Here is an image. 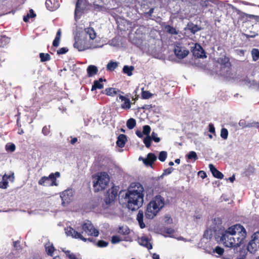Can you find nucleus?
Here are the masks:
<instances>
[{
    "mask_svg": "<svg viewBox=\"0 0 259 259\" xmlns=\"http://www.w3.org/2000/svg\"><path fill=\"white\" fill-rule=\"evenodd\" d=\"M246 232L243 226L236 224L229 227L222 234L221 240L229 247H237L243 243Z\"/></svg>",
    "mask_w": 259,
    "mask_h": 259,
    "instance_id": "nucleus-1",
    "label": "nucleus"
},
{
    "mask_svg": "<svg viewBox=\"0 0 259 259\" xmlns=\"http://www.w3.org/2000/svg\"><path fill=\"white\" fill-rule=\"evenodd\" d=\"M143 192V187L140 183L131 184L125 196V198L127 199V207L129 209L136 210L142 205Z\"/></svg>",
    "mask_w": 259,
    "mask_h": 259,
    "instance_id": "nucleus-2",
    "label": "nucleus"
},
{
    "mask_svg": "<svg viewBox=\"0 0 259 259\" xmlns=\"http://www.w3.org/2000/svg\"><path fill=\"white\" fill-rule=\"evenodd\" d=\"M200 4L206 9L205 12L210 11L211 14H215L217 9H221L222 11L226 10L227 16H256L254 15L247 14L230 4L222 3L218 7L212 0H200Z\"/></svg>",
    "mask_w": 259,
    "mask_h": 259,
    "instance_id": "nucleus-3",
    "label": "nucleus"
},
{
    "mask_svg": "<svg viewBox=\"0 0 259 259\" xmlns=\"http://www.w3.org/2000/svg\"><path fill=\"white\" fill-rule=\"evenodd\" d=\"M165 199L160 195L155 196L147 205L145 217L147 219H152L164 206Z\"/></svg>",
    "mask_w": 259,
    "mask_h": 259,
    "instance_id": "nucleus-4",
    "label": "nucleus"
},
{
    "mask_svg": "<svg viewBox=\"0 0 259 259\" xmlns=\"http://www.w3.org/2000/svg\"><path fill=\"white\" fill-rule=\"evenodd\" d=\"M105 10L103 6L96 4L95 2L92 4H87L86 3L81 2L78 5V0L76 3L75 9L74 11V16H81L83 15L88 14L90 11L99 12Z\"/></svg>",
    "mask_w": 259,
    "mask_h": 259,
    "instance_id": "nucleus-5",
    "label": "nucleus"
},
{
    "mask_svg": "<svg viewBox=\"0 0 259 259\" xmlns=\"http://www.w3.org/2000/svg\"><path fill=\"white\" fill-rule=\"evenodd\" d=\"M218 63L220 65V74L228 77L231 74V63L230 59L226 56L220 57L218 59Z\"/></svg>",
    "mask_w": 259,
    "mask_h": 259,
    "instance_id": "nucleus-6",
    "label": "nucleus"
},
{
    "mask_svg": "<svg viewBox=\"0 0 259 259\" xmlns=\"http://www.w3.org/2000/svg\"><path fill=\"white\" fill-rule=\"evenodd\" d=\"M60 173L56 171L51 173L48 177H42L38 182L39 185L46 187L57 186V178L60 177Z\"/></svg>",
    "mask_w": 259,
    "mask_h": 259,
    "instance_id": "nucleus-7",
    "label": "nucleus"
},
{
    "mask_svg": "<svg viewBox=\"0 0 259 259\" xmlns=\"http://www.w3.org/2000/svg\"><path fill=\"white\" fill-rule=\"evenodd\" d=\"M110 178L106 172H101L98 176L97 181L94 183L93 187L95 192L102 191L108 185Z\"/></svg>",
    "mask_w": 259,
    "mask_h": 259,
    "instance_id": "nucleus-8",
    "label": "nucleus"
},
{
    "mask_svg": "<svg viewBox=\"0 0 259 259\" xmlns=\"http://www.w3.org/2000/svg\"><path fill=\"white\" fill-rule=\"evenodd\" d=\"M75 42L73 45L74 48L79 51H84L90 48V41L88 38L85 37L84 34L81 32L76 35L75 37Z\"/></svg>",
    "mask_w": 259,
    "mask_h": 259,
    "instance_id": "nucleus-9",
    "label": "nucleus"
},
{
    "mask_svg": "<svg viewBox=\"0 0 259 259\" xmlns=\"http://www.w3.org/2000/svg\"><path fill=\"white\" fill-rule=\"evenodd\" d=\"M81 227L82 231L80 233L85 238L88 237V238H92V242H94V238L91 237H97L99 234V231L95 228L93 225L90 221L83 223Z\"/></svg>",
    "mask_w": 259,
    "mask_h": 259,
    "instance_id": "nucleus-10",
    "label": "nucleus"
},
{
    "mask_svg": "<svg viewBox=\"0 0 259 259\" xmlns=\"http://www.w3.org/2000/svg\"><path fill=\"white\" fill-rule=\"evenodd\" d=\"M65 230L67 236H71L72 238L80 239L84 242H86L87 241L90 242L93 241L92 238H85L80 232L76 231L71 227H67L65 228Z\"/></svg>",
    "mask_w": 259,
    "mask_h": 259,
    "instance_id": "nucleus-11",
    "label": "nucleus"
},
{
    "mask_svg": "<svg viewBox=\"0 0 259 259\" xmlns=\"http://www.w3.org/2000/svg\"><path fill=\"white\" fill-rule=\"evenodd\" d=\"M118 190L114 187H112L107 191L104 198V202L107 205L114 201L118 195Z\"/></svg>",
    "mask_w": 259,
    "mask_h": 259,
    "instance_id": "nucleus-12",
    "label": "nucleus"
},
{
    "mask_svg": "<svg viewBox=\"0 0 259 259\" xmlns=\"http://www.w3.org/2000/svg\"><path fill=\"white\" fill-rule=\"evenodd\" d=\"M194 46L191 47V50L193 56L197 58H205L206 55L202 47L198 44H193Z\"/></svg>",
    "mask_w": 259,
    "mask_h": 259,
    "instance_id": "nucleus-13",
    "label": "nucleus"
},
{
    "mask_svg": "<svg viewBox=\"0 0 259 259\" xmlns=\"http://www.w3.org/2000/svg\"><path fill=\"white\" fill-rule=\"evenodd\" d=\"M174 53L178 58L182 59L189 54V51L183 49L180 43H177L175 47Z\"/></svg>",
    "mask_w": 259,
    "mask_h": 259,
    "instance_id": "nucleus-14",
    "label": "nucleus"
},
{
    "mask_svg": "<svg viewBox=\"0 0 259 259\" xmlns=\"http://www.w3.org/2000/svg\"><path fill=\"white\" fill-rule=\"evenodd\" d=\"M130 97L128 94H126L125 96L119 95V99H120L122 102H123L121 104V108L122 109L128 110L131 108L132 103L130 101Z\"/></svg>",
    "mask_w": 259,
    "mask_h": 259,
    "instance_id": "nucleus-15",
    "label": "nucleus"
},
{
    "mask_svg": "<svg viewBox=\"0 0 259 259\" xmlns=\"http://www.w3.org/2000/svg\"><path fill=\"white\" fill-rule=\"evenodd\" d=\"M141 159L143 160V163L146 165L151 166L153 163L156 160L157 157L154 153H149L147 154V157L146 158L140 157L139 160Z\"/></svg>",
    "mask_w": 259,
    "mask_h": 259,
    "instance_id": "nucleus-16",
    "label": "nucleus"
},
{
    "mask_svg": "<svg viewBox=\"0 0 259 259\" xmlns=\"http://www.w3.org/2000/svg\"><path fill=\"white\" fill-rule=\"evenodd\" d=\"M46 6L50 11H54L58 9L60 6L58 0H46Z\"/></svg>",
    "mask_w": 259,
    "mask_h": 259,
    "instance_id": "nucleus-17",
    "label": "nucleus"
},
{
    "mask_svg": "<svg viewBox=\"0 0 259 259\" xmlns=\"http://www.w3.org/2000/svg\"><path fill=\"white\" fill-rule=\"evenodd\" d=\"M239 125L242 128L246 127H259V122L252 121V122H247L244 119H241L239 122Z\"/></svg>",
    "mask_w": 259,
    "mask_h": 259,
    "instance_id": "nucleus-18",
    "label": "nucleus"
},
{
    "mask_svg": "<svg viewBox=\"0 0 259 259\" xmlns=\"http://www.w3.org/2000/svg\"><path fill=\"white\" fill-rule=\"evenodd\" d=\"M81 33L84 34L85 37L88 38L89 36V40H94L96 37V33L94 29L92 27H88L84 29L83 31L81 32Z\"/></svg>",
    "mask_w": 259,
    "mask_h": 259,
    "instance_id": "nucleus-19",
    "label": "nucleus"
},
{
    "mask_svg": "<svg viewBox=\"0 0 259 259\" xmlns=\"http://www.w3.org/2000/svg\"><path fill=\"white\" fill-rule=\"evenodd\" d=\"M140 245L147 248L148 250L152 248V245L149 241V239L146 236H142L139 238L138 241Z\"/></svg>",
    "mask_w": 259,
    "mask_h": 259,
    "instance_id": "nucleus-20",
    "label": "nucleus"
},
{
    "mask_svg": "<svg viewBox=\"0 0 259 259\" xmlns=\"http://www.w3.org/2000/svg\"><path fill=\"white\" fill-rule=\"evenodd\" d=\"M208 166L214 177L220 179H222L224 178V175L218 170L212 164H209Z\"/></svg>",
    "mask_w": 259,
    "mask_h": 259,
    "instance_id": "nucleus-21",
    "label": "nucleus"
},
{
    "mask_svg": "<svg viewBox=\"0 0 259 259\" xmlns=\"http://www.w3.org/2000/svg\"><path fill=\"white\" fill-rule=\"evenodd\" d=\"M106 81L105 79H103L102 78H100L99 80H95L93 84L92 87L91 91H93L96 90L97 89H102L104 87V85L102 83L103 81Z\"/></svg>",
    "mask_w": 259,
    "mask_h": 259,
    "instance_id": "nucleus-22",
    "label": "nucleus"
},
{
    "mask_svg": "<svg viewBox=\"0 0 259 259\" xmlns=\"http://www.w3.org/2000/svg\"><path fill=\"white\" fill-rule=\"evenodd\" d=\"M127 141L126 136L123 134H120L117 138L116 145L120 148H123Z\"/></svg>",
    "mask_w": 259,
    "mask_h": 259,
    "instance_id": "nucleus-23",
    "label": "nucleus"
},
{
    "mask_svg": "<svg viewBox=\"0 0 259 259\" xmlns=\"http://www.w3.org/2000/svg\"><path fill=\"white\" fill-rule=\"evenodd\" d=\"M144 213L143 210H140L137 215V220L138 221L140 227L141 229H143L145 227V225L143 222Z\"/></svg>",
    "mask_w": 259,
    "mask_h": 259,
    "instance_id": "nucleus-24",
    "label": "nucleus"
},
{
    "mask_svg": "<svg viewBox=\"0 0 259 259\" xmlns=\"http://www.w3.org/2000/svg\"><path fill=\"white\" fill-rule=\"evenodd\" d=\"M98 71V68L95 65H91L87 68V73L89 77H92L97 74Z\"/></svg>",
    "mask_w": 259,
    "mask_h": 259,
    "instance_id": "nucleus-25",
    "label": "nucleus"
},
{
    "mask_svg": "<svg viewBox=\"0 0 259 259\" xmlns=\"http://www.w3.org/2000/svg\"><path fill=\"white\" fill-rule=\"evenodd\" d=\"M119 92V90L113 88H106L103 92V94H104L107 96H114L115 95L117 94V92Z\"/></svg>",
    "mask_w": 259,
    "mask_h": 259,
    "instance_id": "nucleus-26",
    "label": "nucleus"
},
{
    "mask_svg": "<svg viewBox=\"0 0 259 259\" xmlns=\"http://www.w3.org/2000/svg\"><path fill=\"white\" fill-rule=\"evenodd\" d=\"M45 247L47 254L50 256H53V253L55 250L53 244L49 242L46 244Z\"/></svg>",
    "mask_w": 259,
    "mask_h": 259,
    "instance_id": "nucleus-27",
    "label": "nucleus"
},
{
    "mask_svg": "<svg viewBox=\"0 0 259 259\" xmlns=\"http://www.w3.org/2000/svg\"><path fill=\"white\" fill-rule=\"evenodd\" d=\"M61 36V30L59 29L56 34L55 38L53 42V46L55 47H58L59 45L60 39Z\"/></svg>",
    "mask_w": 259,
    "mask_h": 259,
    "instance_id": "nucleus-28",
    "label": "nucleus"
},
{
    "mask_svg": "<svg viewBox=\"0 0 259 259\" xmlns=\"http://www.w3.org/2000/svg\"><path fill=\"white\" fill-rule=\"evenodd\" d=\"M118 64L117 62H114L111 60L108 63L106 66V69L108 71H112L118 67Z\"/></svg>",
    "mask_w": 259,
    "mask_h": 259,
    "instance_id": "nucleus-29",
    "label": "nucleus"
},
{
    "mask_svg": "<svg viewBox=\"0 0 259 259\" xmlns=\"http://www.w3.org/2000/svg\"><path fill=\"white\" fill-rule=\"evenodd\" d=\"M164 30L167 33L170 34H178V31L176 30V29L169 25H166L164 27Z\"/></svg>",
    "mask_w": 259,
    "mask_h": 259,
    "instance_id": "nucleus-30",
    "label": "nucleus"
},
{
    "mask_svg": "<svg viewBox=\"0 0 259 259\" xmlns=\"http://www.w3.org/2000/svg\"><path fill=\"white\" fill-rule=\"evenodd\" d=\"M134 70V66L125 65L123 67L122 71L124 73L126 74L128 76H131L133 74L132 72Z\"/></svg>",
    "mask_w": 259,
    "mask_h": 259,
    "instance_id": "nucleus-31",
    "label": "nucleus"
},
{
    "mask_svg": "<svg viewBox=\"0 0 259 259\" xmlns=\"http://www.w3.org/2000/svg\"><path fill=\"white\" fill-rule=\"evenodd\" d=\"M10 41V38L6 36H2L0 38V47L4 48L8 45Z\"/></svg>",
    "mask_w": 259,
    "mask_h": 259,
    "instance_id": "nucleus-32",
    "label": "nucleus"
},
{
    "mask_svg": "<svg viewBox=\"0 0 259 259\" xmlns=\"http://www.w3.org/2000/svg\"><path fill=\"white\" fill-rule=\"evenodd\" d=\"M188 26L189 29L193 34H195L196 32L198 31L201 29V28L199 27L198 25H194L193 23L188 24Z\"/></svg>",
    "mask_w": 259,
    "mask_h": 259,
    "instance_id": "nucleus-33",
    "label": "nucleus"
},
{
    "mask_svg": "<svg viewBox=\"0 0 259 259\" xmlns=\"http://www.w3.org/2000/svg\"><path fill=\"white\" fill-rule=\"evenodd\" d=\"M136 125V121L134 118H131L127 120L126 126L130 130H132L135 127Z\"/></svg>",
    "mask_w": 259,
    "mask_h": 259,
    "instance_id": "nucleus-34",
    "label": "nucleus"
},
{
    "mask_svg": "<svg viewBox=\"0 0 259 259\" xmlns=\"http://www.w3.org/2000/svg\"><path fill=\"white\" fill-rule=\"evenodd\" d=\"M68 192L69 191H64V192H62V193L61 195V197L62 200V204L63 205H65L64 204L65 203V201H66V202H68L69 200H70V199L68 198L69 196Z\"/></svg>",
    "mask_w": 259,
    "mask_h": 259,
    "instance_id": "nucleus-35",
    "label": "nucleus"
},
{
    "mask_svg": "<svg viewBox=\"0 0 259 259\" xmlns=\"http://www.w3.org/2000/svg\"><path fill=\"white\" fill-rule=\"evenodd\" d=\"M251 56L252 57V60L254 61H256L259 59V50L257 49L253 48L252 49L251 52Z\"/></svg>",
    "mask_w": 259,
    "mask_h": 259,
    "instance_id": "nucleus-36",
    "label": "nucleus"
},
{
    "mask_svg": "<svg viewBox=\"0 0 259 259\" xmlns=\"http://www.w3.org/2000/svg\"><path fill=\"white\" fill-rule=\"evenodd\" d=\"M255 168L254 166L249 165L248 167L245 169L244 173L246 176H250L254 174L255 171Z\"/></svg>",
    "mask_w": 259,
    "mask_h": 259,
    "instance_id": "nucleus-37",
    "label": "nucleus"
},
{
    "mask_svg": "<svg viewBox=\"0 0 259 259\" xmlns=\"http://www.w3.org/2000/svg\"><path fill=\"white\" fill-rule=\"evenodd\" d=\"M39 57L41 62H42L49 61L51 59L50 55L48 53L45 54L43 53H41L39 54Z\"/></svg>",
    "mask_w": 259,
    "mask_h": 259,
    "instance_id": "nucleus-38",
    "label": "nucleus"
},
{
    "mask_svg": "<svg viewBox=\"0 0 259 259\" xmlns=\"http://www.w3.org/2000/svg\"><path fill=\"white\" fill-rule=\"evenodd\" d=\"M142 98L143 99H148L153 96V94L148 91H142L141 94Z\"/></svg>",
    "mask_w": 259,
    "mask_h": 259,
    "instance_id": "nucleus-39",
    "label": "nucleus"
},
{
    "mask_svg": "<svg viewBox=\"0 0 259 259\" xmlns=\"http://www.w3.org/2000/svg\"><path fill=\"white\" fill-rule=\"evenodd\" d=\"M187 158L188 159H194V161L198 159V157L195 151H190L187 155Z\"/></svg>",
    "mask_w": 259,
    "mask_h": 259,
    "instance_id": "nucleus-40",
    "label": "nucleus"
},
{
    "mask_svg": "<svg viewBox=\"0 0 259 259\" xmlns=\"http://www.w3.org/2000/svg\"><path fill=\"white\" fill-rule=\"evenodd\" d=\"M256 246V244L253 242H250L247 245V250L251 253L254 252L256 249L254 248Z\"/></svg>",
    "mask_w": 259,
    "mask_h": 259,
    "instance_id": "nucleus-41",
    "label": "nucleus"
},
{
    "mask_svg": "<svg viewBox=\"0 0 259 259\" xmlns=\"http://www.w3.org/2000/svg\"><path fill=\"white\" fill-rule=\"evenodd\" d=\"M167 155V154L166 151H161L159 154L158 159L160 161L163 162L166 159Z\"/></svg>",
    "mask_w": 259,
    "mask_h": 259,
    "instance_id": "nucleus-42",
    "label": "nucleus"
},
{
    "mask_svg": "<svg viewBox=\"0 0 259 259\" xmlns=\"http://www.w3.org/2000/svg\"><path fill=\"white\" fill-rule=\"evenodd\" d=\"M16 149L15 145L13 143H9L6 145V150L11 152H14Z\"/></svg>",
    "mask_w": 259,
    "mask_h": 259,
    "instance_id": "nucleus-43",
    "label": "nucleus"
},
{
    "mask_svg": "<svg viewBox=\"0 0 259 259\" xmlns=\"http://www.w3.org/2000/svg\"><path fill=\"white\" fill-rule=\"evenodd\" d=\"M151 138L150 136H146L143 140V142L147 148H149L151 145Z\"/></svg>",
    "mask_w": 259,
    "mask_h": 259,
    "instance_id": "nucleus-44",
    "label": "nucleus"
},
{
    "mask_svg": "<svg viewBox=\"0 0 259 259\" xmlns=\"http://www.w3.org/2000/svg\"><path fill=\"white\" fill-rule=\"evenodd\" d=\"M221 137L222 139L226 140L228 137V131L226 128H222L221 131Z\"/></svg>",
    "mask_w": 259,
    "mask_h": 259,
    "instance_id": "nucleus-45",
    "label": "nucleus"
},
{
    "mask_svg": "<svg viewBox=\"0 0 259 259\" xmlns=\"http://www.w3.org/2000/svg\"><path fill=\"white\" fill-rule=\"evenodd\" d=\"M213 252L218 253L220 255H222L224 252V249L221 247L217 246L213 249Z\"/></svg>",
    "mask_w": 259,
    "mask_h": 259,
    "instance_id": "nucleus-46",
    "label": "nucleus"
},
{
    "mask_svg": "<svg viewBox=\"0 0 259 259\" xmlns=\"http://www.w3.org/2000/svg\"><path fill=\"white\" fill-rule=\"evenodd\" d=\"M151 132V127L148 125H144L143 127V133L147 135V136L149 135V134Z\"/></svg>",
    "mask_w": 259,
    "mask_h": 259,
    "instance_id": "nucleus-47",
    "label": "nucleus"
},
{
    "mask_svg": "<svg viewBox=\"0 0 259 259\" xmlns=\"http://www.w3.org/2000/svg\"><path fill=\"white\" fill-rule=\"evenodd\" d=\"M42 133L45 136H48L50 133V125H46L42 129Z\"/></svg>",
    "mask_w": 259,
    "mask_h": 259,
    "instance_id": "nucleus-48",
    "label": "nucleus"
},
{
    "mask_svg": "<svg viewBox=\"0 0 259 259\" xmlns=\"http://www.w3.org/2000/svg\"><path fill=\"white\" fill-rule=\"evenodd\" d=\"M150 137L151 138V140L154 141L155 142L158 143L160 141V138L157 137V134L154 132L152 133L151 136Z\"/></svg>",
    "mask_w": 259,
    "mask_h": 259,
    "instance_id": "nucleus-49",
    "label": "nucleus"
},
{
    "mask_svg": "<svg viewBox=\"0 0 259 259\" xmlns=\"http://www.w3.org/2000/svg\"><path fill=\"white\" fill-rule=\"evenodd\" d=\"M108 245V242L104 240H99L97 242V245L100 247H105Z\"/></svg>",
    "mask_w": 259,
    "mask_h": 259,
    "instance_id": "nucleus-50",
    "label": "nucleus"
},
{
    "mask_svg": "<svg viewBox=\"0 0 259 259\" xmlns=\"http://www.w3.org/2000/svg\"><path fill=\"white\" fill-rule=\"evenodd\" d=\"M66 256L69 258V259H78L75 255L73 253H70V251L69 250H67L64 251Z\"/></svg>",
    "mask_w": 259,
    "mask_h": 259,
    "instance_id": "nucleus-51",
    "label": "nucleus"
},
{
    "mask_svg": "<svg viewBox=\"0 0 259 259\" xmlns=\"http://www.w3.org/2000/svg\"><path fill=\"white\" fill-rule=\"evenodd\" d=\"M68 48H67L66 47L61 48L57 51V54H58V55L65 54L67 52H68Z\"/></svg>",
    "mask_w": 259,
    "mask_h": 259,
    "instance_id": "nucleus-52",
    "label": "nucleus"
},
{
    "mask_svg": "<svg viewBox=\"0 0 259 259\" xmlns=\"http://www.w3.org/2000/svg\"><path fill=\"white\" fill-rule=\"evenodd\" d=\"M120 241V238L117 235H114L112 237L111 242L113 244L117 243Z\"/></svg>",
    "mask_w": 259,
    "mask_h": 259,
    "instance_id": "nucleus-53",
    "label": "nucleus"
},
{
    "mask_svg": "<svg viewBox=\"0 0 259 259\" xmlns=\"http://www.w3.org/2000/svg\"><path fill=\"white\" fill-rule=\"evenodd\" d=\"M8 186V182L3 181L0 182V188L6 189Z\"/></svg>",
    "mask_w": 259,
    "mask_h": 259,
    "instance_id": "nucleus-54",
    "label": "nucleus"
},
{
    "mask_svg": "<svg viewBox=\"0 0 259 259\" xmlns=\"http://www.w3.org/2000/svg\"><path fill=\"white\" fill-rule=\"evenodd\" d=\"M209 132L212 134H215V128L213 124L212 123H210L208 125Z\"/></svg>",
    "mask_w": 259,
    "mask_h": 259,
    "instance_id": "nucleus-55",
    "label": "nucleus"
},
{
    "mask_svg": "<svg viewBox=\"0 0 259 259\" xmlns=\"http://www.w3.org/2000/svg\"><path fill=\"white\" fill-rule=\"evenodd\" d=\"M173 170H174V168L172 167L167 168L164 170L163 175H169L172 172Z\"/></svg>",
    "mask_w": 259,
    "mask_h": 259,
    "instance_id": "nucleus-56",
    "label": "nucleus"
},
{
    "mask_svg": "<svg viewBox=\"0 0 259 259\" xmlns=\"http://www.w3.org/2000/svg\"><path fill=\"white\" fill-rule=\"evenodd\" d=\"M198 175L203 179L206 177V174L203 170L199 171L198 172Z\"/></svg>",
    "mask_w": 259,
    "mask_h": 259,
    "instance_id": "nucleus-57",
    "label": "nucleus"
},
{
    "mask_svg": "<svg viewBox=\"0 0 259 259\" xmlns=\"http://www.w3.org/2000/svg\"><path fill=\"white\" fill-rule=\"evenodd\" d=\"M25 16H36V14L32 9H30L29 10V13H28Z\"/></svg>",
    "mask_w": 259,
    "mask_h": 259,
    "instance_id": "nucleus-58",
    "label": "nucleus"
},
{
    "mask_svg": "<svg viewBox=\"0 0 259 259\" xmlns=\"http://www.w3.org/2000/svg\"><path fill=\"white\" fill-rule=\"evenodd\" d=\"M71 138V140L70 142V144L72 145L75 144V143L77 141V138L76 137L74 138Z\"/></svg>",
    "mask_w": 259,
    "mask_h": 259,
    "instance_id": "nucleus-59",
    "label": "nucleus"
},
{
    "mask_svg": "<svg viewBox=\"0 0 259 259\" xmlns=\"http://www.w3.org/2000/svg\"><path fill=\"white\" fill-rule=\"evenodd\" d=\"M136 134L137 136L139 138L143 137V134H144L143 133H142L140 131H137L136 132Z\"/></svg>",
    "mask_w": 259,
    "mask_h": 259,
    "instance_id": "nucleus-60",
    "label": "nucleus"
},
{
    "mask_svg": "<svg viewBox=\"0 0 259 259\" xmlns=\"http://www.w3.org/2000/svg\"><path fill=\"white\" fill-rule=\"evenodd\" d=\"M174 232H175L174 230L171 228H167L166 229V233H167L169 234H173Z\"/></svg>",
    "mask_w": 259,
    "mask_h": 259,
    "instance_id": "nucleus-61",
    "label": "nucleus"
},
{
    "mask_svg": "<svg viewBox=\"0 0 259 259\" xmlns=\"http://www.w3.org/2000/svg\"><path fill=\"white\" fill-rule=\"evenodd\" d=\"M11 176H8L7 174H5L3 177V181H8V179L10 178Z\"/></svg>",
    "mask_w": 259,
    "mask_h": 259,
    "instance_id": "nucleus-62",
    "label": "nucleus"
},
{
    "mask_svg": "<svg viewBox=\"0 0 259 259\" xmlns=\"http://www.w3.org/2000/svg\"><path fill=\"white\" fill-rule=\"evenodd\" d=\"M246 257V255L243 254H239L237 257L236 259H245Z\"/></svg>",
    "mask_w": 259,
    "mask_h": 259,
    "instance_id": "nucleus-63",
    "label": "nucleus"
},
{
    "mask_svg": "<svg viewBox=\"0 0 259 259\" xmlns=\"http://www.w3.org/2000/svg\"><path fill=\"white\" fill-rule=\"evenodd\" d=\"M152 258L153 259H159V255L156 253H154L152 254Z\"/></svg>",
    "mask_w": 259,
    "mask_h": 259,
    "instance_id": "nucleus-64",
    "label": "nucleus"
}]
</instances>
